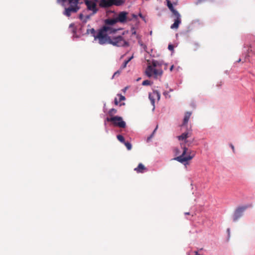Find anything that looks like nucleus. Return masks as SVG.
<instances>
[{"mask_svg": "<svg viewBox=\"0 0 255 255\" xmlns=\"http://www.w3.org/2000/svg\"><path fill=\"white\" fill-rule=\"evenodd\" d=\"M118 29L109 26H104L97 30L94 40L97 41L101 45L109 43L110 39L109 34L115 33Z\"/></svg>", "mask_w": 255, "mask_h": 255, "instance_id": "f257e3e1", "label": "nucleus"}, {"mask_svg": "<svg viewBox=\"0 0 255 255\" xmlns=\"http://www.w3.org/2000/svg\"><path fill=\"white\" fill-rule=\"evenodd\" d=\"M163 64L162 61L152 60L151 65H148L145 71V74L148 77H153L157 78L158 76L162 75L163 71L161 69H158Z\"/></svg>", "mask_w": 255, "mask_h": 255, "instance_id": "f03ea898", "label": "nucleus"}, {"mask_svg": "<svg viewBox=\"0 0 255 255\" xmlns=\"http://www.w3.org/2000/svg\"><path fill=\"white\" fill-rule=\"evenodd\" d=\"M181 146L183 149L182 154L174 158V159L183 163L185 162L191 160L195 156V152L194 151L188 150V148L183 143H181Z\"/></svg>", "mask_w": 255, "mask_h": 255, "instance_id": "7ed1b4c3", "label": "nucleus"}, {"mask_svg": "<svg viewBox=\"0 0 255 255\" xmlns=\"http://www.w3.org/2000/svg\"><path fill=\"white\" fill-rule=\"evenodd\" d=\"M166 1L167 5L168 8L171 10V11L173 13V14L175 16L176 18L174 20V23L171 25L170 28L171 29H177L179 27L180 23L181 22L180 15L179 13L177 10H176L173 6V4H177V1H176V2H173V3H172L170 0H166Z\"/></svg>", "mask_w": 255, "mask_h": 255, "instance_id": "20e7f679", "label": "nucleus"}, {"mask_svg": "<svg viewBox=\"0 0 255 255\" xmlns=\"http://www.w3.org/2000/svg\"><path fill=\"white\" fill-rule=\"evenodd\" d=\"M70 6L65 8L63 14L66 16L69 17L72 13L77 12L80 9L78 5L79 0H68Z\"/></svg>", "mask_w": 255, "mask_h": 255, "instance_id": "39448f33", "label": "nucleus"}, {"mask_svg": "<svg viewBox=\"0 0 255 255\" xmlns=\"http://www.w3.org/2000/svg\"><path fill=\"white\" fill-rule=\"evenodd\" d=\"M109 44L118 47H127L129 46L128 42L122 36H118L113 38L110 37Z\"/></svg>", "mask_w": 255, "mask_h": 255, "instance_id": "423d86ee", "label": "nucleus"}, {"mask_svg": "<svg viewBox=\"0 0 255 255\" xmlns=\"http://www.w3.org/2000/svg\"><path fill=\"white\" fill-rule=\"evenodd\" d=\"M106 120L108 122H112L115 126L121 128H125L126 126V123L121 117L115 116L111 118H107Z\"/></svg>", "mask_w": 255, "mask_h": 255, "instance_id": "0eeeda50", "label": "nucleus"}, {"mask_svg": "<svg viewBox=\"0 0 255 255\" xmlns=\"http://www.w3.org/2000/svg\"><path fill=\"white\" fill-rule=\"evenodd\" d=\"M192 132L190 131H188L186 132L183 133L181 135L178 136V138L179 140H183L184 143L187 146H190L193 142V139L192 140L187 139V138L190 137L191 136Z\"/></svg>", "mask_w": 255, "mask_h": 255, "instance_id": "6e6552de", "label": "nucleus"}, {"mask_svg": "<svg viewBox=\"0 0 255 255\" xmlns=\"http://www.w3.org/2000/svg\"><path fill=\"white\" fill-rule=\"evenodd\" d=\"M85 4L87 6V9L92 11L90 14L91 16L96 14L98 11V8L97 7V4L95 2L87 0L85 1Z\"/></svg>", "mask_w": 255, "mask_h": 255, "instance_id": "1a4fd4ad", "label": "nucleus"}, {"mask_svg": "<svg viewBox=\"0 0 255 255\" xmlns=\"http://www.w3.org/2000/svg\"><path fill=\"white\" fill-rule=\"evenodd\" d=\"M246 209L247 207L245 206L239 207L236 209L233 215L234 222H236L243 216V213Z\"/></svg>", "mask_w": 255, "mask_h": 255, "instance_id": "9d476101", "label": "nucleus"}, {"mask_svg": "<svg viewBox=\"0 0 255 255\" xmlns=\"http://www.w3.org/2000/svg\"><path fill=\"white\" fill-rule=\"evenodd\" d=\"M148 98L150 100L152 105L153 106V110L154 109L155 106V100L157 99L158 101L160 100V93L156 90L153 91L152 93H149L148 95Z\"/></svg>", "mask_w": 255, "mask_h": 255, "instance_id": "9b49d317", "label": "nucleus"}, {"mask_svg": "<svg viewBox=\"0 0 255 255\" xmlns=\"http://www.w3.org/2000/svg\"><path fill=\"white\" fill-rule=\"evenodd\" d=\"M127 15L128 12L126 11H122L120 12L118 16L116 18L117 22H120L121 23H125L127 21Z\"/></svg>", "mask_w": 255, "mask_h": 255, "instance_id": "f8f14e48", "label": "nucleus"}, {"mask_svg": "<svg viewBox=\"0 0 255 255\" xmlns=\"http://www.w3.org/2000/svg\"><path fill=\"white\" fill-rule=\"evenodd\" d=\"M111 2V0H100L99 4L102 8H108L112 6Z\"/></svg>", "mask_w": 255, "mask_h": 255, "instance_id": "ddd939ff", "label": "nucleus"}, {"mask_svg": "<svg viewBox=\"0 0 255 255\" xmlns=\"http://www.w3.org/2000/svg\"><path fill=\"white\" fill-rule=\"evenodd\" d=\"M117 22H118L116 18L107 19L105 20V26H109L112 27V26L115 24Z\"/></svg>", "mask_w": 255, "mask_h": 255, "instance_id": "4468645a", "label": "nucleus"}, {"mask_svg": "<svg viewBox=\"0 0 255 255\" xmlns=\"http://www.w3.org/2000/svg\"><path fill=\"white\" fill-rule=\"evenodd\" d=\"M191 115L192 112H187L185 113L183 123L182 124V127L185 126L187 124Z\"/></svg>", "mask_w": 255, "mask_h": 255, "instance_id": "2eb2a0df", "label": "nucleus"}, {"mask_svg": "<svg viewBox=\"0 0 255 255\" xmlns=\"http://www.w3.org/2000/svg\"><path fill=\"white\" fill-rule=\"evenodd\" d=\"M134 171L137 173H143L147 171L146 168L141 163H140L138 166L134 168Z\"/></svg>", "mask_w": 255, "mask_h": 255, "instance_id": "dca6fc26", "label": "nucleus"}, {"mask_svg": "<svg viewBox=\"0 0 255 255\" xmlns=\"http://www.w3.org/2000/svg\"><path fill=\"white\" fill-rule=\"evenodd\" d=\"M112 6L113 5L121 6L126 1V0H111Z\"/></svg>", "mask_w": 255, "mask_h": 255, "instance_id": "f3484780", "label": "nucleus"}, {"mask_svg": "<svg viewBox=\"0 0 255 255\" xmlns=\"http://www.w3.org/2000/svg\"><path fill=\"white\" fill-rule=\"evenodd\" d=\"M90 17L91 15H87L86 16H84L83 13H82L79 15V19L85 23H86L87 20L90 18Z\"/></svg>", "mask_w": 255, "mask_h": 255, "instance_id": "a211bd4d", "label": "nucleus"}, {"mask_svg": "<svg viewBox=\"0 0 255 255\" xmlns=\"http://www.w3.org/2000/svg\"><path fill=\"white\" fill-rule=\"evenodd\" d=\"M132 58L133 57L131 56L127 60L125 61L122 65L121 66L120 70H122L123 69H125L127 67L128 63L131 60Z\"/></svg>", "mask_w": 255, "mask_h": 255, "instance_id": "6ab92c4d", "label": "nucleus"}, {"mask_svg": "<svg viewBox=\"0 0 255 255\" xmlns=\"http://www.w3.org/2000/svg\"><path fill=\"white\" fill-rule=\"evenodd\" d=\"M87 31L88 32L90 33L94 38H95V36L97 33V31H96L94 28H91L90 29H88Z\"/></svg>", "mask_w": 255, "mask_h": 255, "instance_id": "aec40b11", "label": "nucleus"}, {"mask_svg": "<svg viewBox=\"0 0 255 255\" xmlns=\"http://www.w3.org/2000/svg\"><path fill=\"white\" fill-rule=\"evenodd\" d=\"M117 112V111L116 109H111L109 111V115L110 116H113L114 114H116Z\"/></svg>", "mask_w": 255, "mask_h": 255, "instance_id": "412c9836", "label": "nucleus"}, {"mask_svg": "<svg viewBox=\"0 0 255 255\" xmlns=\"http://www.w3.org/2000/svg\"><path fill=\"white\" fill-rule=\"evenodd\" d=\"M118 139L121 142L124 143L125 142V138L124 136L122 135H117Z\"/></svg>", "mask_w": 255, "mask_h": 255, "instance_id": "4be33fe9", "label": "nucleus"}, {"mask_svg": "<svg viewBox=\"0 0 255 255\" xmlns=\"http://www.w3.org/2000/svg\"><path fill=\"white\" fill-rule=\"evenodd\" d=\"M152 83L148 80H144L142 82V85L143 86L150 85Z\"/></svg>", "mask_w": 255, "mask_h": 255, "instance_id": "5701e85b", "label": "nucleus"}, {"mask_svg": "<svg viewBox=\"0 0 255 255\" xmlns=\"http://www.w3.org/2000/svg\"><path fill=\"white\" fill-rule=\"evenodd\" d=\"M124 144L128 150H130L131 149V144L129 142L125 141Z\"/></svg>", "mask_w": 255, "mask_h": 255, "instance_id": "b1692460", "label": "nucleus"}, {"mask_svg": "<svg viewBox=\"0 0 255 255\" xmlns=\"http://www.w3.org/2000/svg\"><path fill=\"white\" fill-rule=\"evenodd\" d=\"M169 92L165 91L163 92V95L165 96L166 98H170L171 96L169 94Z\"/></svg>", "mask_w": 255, "mask_h": 255, "instance_id": "393cba45", "label": "nucleus"}, {"mask_svg": "<svg viewBox=\"0 0 255 255\" xmlns=\"http://www.w3.org/2000/svg\"><path fill=\"white\" fill-rule=\"evenodd\" d=\"M121 71H122V70H120H120H118L117 71H116V72L114 74V75H113V78H114L115 77H116V76H118L120 74V73H121Z\"/></svg>", "mask_w": 255, "mask_h": 255, "instance_id": "a878e982", "label": "nucleus"}, {"mask_svg": "<svg viewBox=\"0 0 255 255\" xmlns=\"http://www.w3.org/2000/svg\"><path fill=\"white\" fill-rule=\"evenodd\" d=\"M118 96L119 97V101H124L126 99L125 96L122 95L121 94H118Z\"/></svg>", "mask_w": 255, "mask_h": 255, "instance_id": "bb28decb", "label": "nucleus"}, {"mask_svg": "<svg viewBox=\"0 0 255 255\" xmlns=\"http://www.w3.org/2000/svg\"><path fill=\"white\" fill-rule=\"evenodd\" d=\"M120 102L121 101H119V99H118V98H115L114 100V103L116 105H118Z\"/></svg>", "mask_w": 255, "mask_h": 255, "instance_id": "cd10ccee", "label": "nucleus"}, {"mask_svg": "<svg viewBox=\"0 0 255 255\" xmlns=\"http://www.w3.org/2000/svg\"><path fill=\"white\" fill-rule=\"evenodd\" d=\"M168 48L169 50L172 51L173 50L174 47L172 44L168 45Z\"/></svg>", "mask_w": 255, "mask_h": 255, "instance_id": "c85d7f7f", "label": "nucleus"}, {"mask_svg": "<svg viewBox=\"0 0 255 255\" xmlns=\"http://www.w3.org/2000/svg\"><path fill=\"white\" fill-rule=\"evenodd\" d=\"M66 1V0H57V2L59 3H61V2L64 3Z\"/></svg>", "mask_w": 255, "mask_h": 255, "instance_id": "c756f323", "label": "nucleus"}, {"mask_svg": "<svg viewBox=\"0 0 255 255\" xmlns=\"http://www.w3.org/2000/svg\"><path fill=\"white\" fill-rule=\"evenodd\" d=\"M230 146H231V147L232 148V150H233V152H235V147H234V146L231 143L230 144Z\"/></svg>", "mask_w": 255, "mask_h": 255, "instance_id": "7c9ffc66", "label": "nucleus"}, {"mask_svg": "<svg viewBox=\"0 0 255 255\" xmlns=\"http://www.w3.org/2000/svg\"><path fill=\"white\" fill-rule=\"evenodd\" d=\"M157 128H158V126H156V128H155V129H154V131H153L152 134L151 135L150 137H149L148 138V139L149 138H150V137L153 135V134L154 133V132H155L156 130L157 129Z\"/></svg>", "mask_w": 255, "mask_h": 255, "instance_id": "2f4dec72", "label": "nucleus"}, {"mask_svg": "<svg viewBox=\"0 0 255 255\" xmlns=\"http://www.w3.org/2000/svg\"><path fill=\"white\" fill-rule=\"evenodd\" d=\"M173 68H174V66H173V65H172V66L170 67V71H172V70H173Z\"/></svg>", "mask_w": 255, "mask_h": 255, "instance_id": "473e14b6", "label": "nucleus"}, {"mask_svg": "<svg viewBox=\"0 0 255 255\" xmlns=\"http://www.w3.org/2000/svg\"><path fill=\"white\" fill-rule=\"evenodd\" d=\"M175 152H176V154H178L179 152V150L178 149H175Z\"/></svg>", "mask_w": 255, "mask_h": 255, "instance_id": "72a5a7b5", "label": "nucleus"}, {"mask_svg": "<svg viewBox=\"0 0 255 255\" xmlns=\"http://www.w3.org/2000/svg\"><path fill=\"white\" fill-rule=\"evenodd\" d=\"M194 253H195V255H200V254H198V252H197V251H195Z\"/></svg>", "mask_w": 255, "mask_h": 255, "instance_id": "f704fd0d", "label": "nucleus"}, {"mask_svg": "<svg viewBox=\"0 0 255 255\" xmlns=\"http://www.w3.org/2000/svg\"><path fill=\"white\" fill-rule=\"evenodd\" d=\"M185 215H189V212H186L185 213Z\"/></svg>", "mask_w": 255, "mask_h": 255, "instance_id": "c9c22d12", "label": "nucleus"}, {"mask_svg": "<svg viewBox=\"0 0 255 255\" xmlns=\"http://www.w3.org/2000/svg\"><path fill=\"white\" fill-rule=\"evenodd\" d=\"M146 47H146V45H144L143 48H144V49H145L146 48Z\"/></svg>", "mask_w": 255, "mask_h": 255, "instance_id": "e433bc0d", "label": "nucleus"}, {"mask_svg": "<svg viewBox=\"0 0 255 255\" xmlns=\"http://www.w3.org/2000/svg\"><path fill=\"white\" fill-rule=\"evenodd\" d=\"M135 33H136V32H135V31H134L132 32V34H135Z\"/></svg>", "mask_w": 255, "mask_h": 255, "instance_id": "4c0bfd02", "label": "nucleus"}, {"mask_svg": "<svg viewBox=\"0 0 255 255\" xmlns=\"http://www.w3.org/2000/svg\"><path fill=\"white\" fill-rule=\"evenodd\" d=\"M227 231H228V233H229H229H230V229H228Z\"/></svg>", "mask_w": 255, "mask_h": 255, "instance_id": "58836bf2", "label": "nucleus"}, {"mask_svg": "<svg viewBox=\"0 0 255 255\" xmlns=\"http://www.w3.org/2000/svg\"><path fill=\"white\" fill-rule=\"evenodd\" d=\"M169 91H170V92H171V91H172V90L170 89Z\"/></svg>", "mask_w": 255, "mask_h": 255, "instance_id": "ea45409f", "label": "nucleus"}]
</instances>
